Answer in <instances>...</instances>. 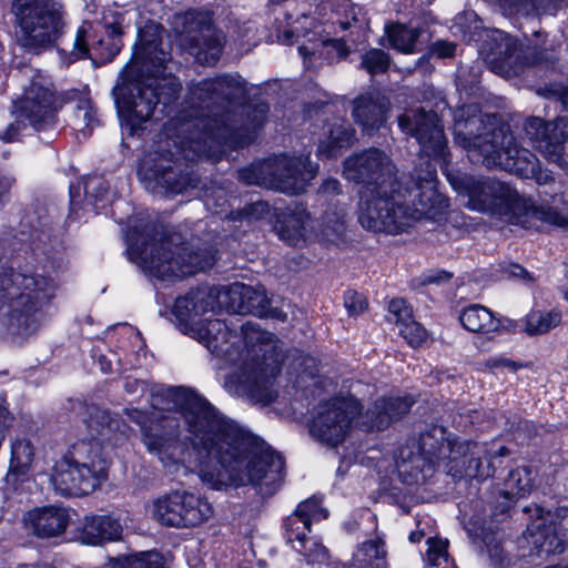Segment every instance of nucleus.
<instances>
[{"instance_id":"nucleus-1","label":"nucleus","mask_w":568,"mask_h":568,"mask_svg":"<svg viewBox=\"0 0 568 568\" xmlns=\"http://www.w3.org/2000/svg\"><path fill=\"white\" fill-rule=\"evenodd\" d=\"M153 410L125 409L142 432V443L171 475L197 473L212 489L252 485L273 495L283 480L284 460L270 452L250 449L241 427L195 392L176 387L152 396Z\"/></svg>"},{"instance_id":"nucleus-2","label":"nucleus","mask_w":568,"mask_h":568,"mask_svg":"<svg viewBox=\"0 0 568 568\" xmlns=\"http://www.w3.org/2000/svg\"><path fill=\"white\" fill-rule=\"evenodd\" d=\"M243 92L241 77L232 74L204 79L193 85L192 112L183 111L170 120L164 129L165 138L141 162L139 175L146 191L168 196L195 187L197 180L182 169L181 156L186 161L214 158L223 144L251 140L268 109L260 103L254 109H243L240 114L224 110L231 99Z\"/></svg>"},{"instance_id":"nucleus-3","label":"nucleus","mask_w":568,"mask_h":568,"mask_svg":"<svg viewBox=\"0 0 568 568\" xmlns=\"http://www.w3.org/2000/svg\"><path fill=\"white\" fill-rule=\"evenodd\" d=\"M343 175L363 185L358 192L357 221L369 232L399 234L427 211L447 205L437 190L436 170L429 160L414 169V190L402 186L393 160L377 148L346 158Z\"/></svg>"},{"instance_id":"nucleus-4","label":"nucleus","mask_w":568,"mask_h":568,"mask_svg":"<svg viewBox=\"0 0 568 568\" xmlns=\"http://www.w3.org/2000/svg\"><path fill=\"white\" fill-rule=\"evenodd\" d=\"M203 326L195 327L194 338L233 371L226 376L225 389L236 396H247L261 404H270L276 397L273 381L278 373L282 354L276 336L263 331L255 323L239 325L219 318H205Z\"/></svg>"},{"instance_id":"nucleus-5","label":"nucleus","mask_w":568,"mask_h":568,"mask_svg":"<svg viewBox=\"0 0 568 568\" xmlns=\"http://www.w3.org/2000/svg\"><path fill=\"white\" fill-rule=\"evenodd\" d=\"M455 141L467 151L473 162L486 168H498L524 179H535L539 185L554 182L549 171L540 170V162L528 149L517 144L506 126H495L493 118L483 115L474 105L455 113Z\"/></svg>"},{"instance_id":"nucleus-6","label":"nucleus","mask_w":568,"mask_h":568,"mask_svg":"<svg viewBox=\"0 0 568 568\" xmlns=\"http://www.w3.org/2000/svg\"><path fill=\"white\" fill-rule=\"evenodd\" d=\"M447 179L454 190L467 196L468 207L474 211L498 216L524 229H537L538 223L568 229V212L537 206L508 182L462 173H448Z\"/></svg>"},{"instance_id":"nucleus-7","label":"nucleus","mask_w":568,"mask_h":568,"mask_svg":"<svg viewBox=\"0 0 568 568\" xmlns=\"http://www.w3.org/2000/svg\"><path fill=\"white\" fill-rule=\"evenodd\" d=\"M414 400L410 397L377 399L361 414V404L352 396H336L321 403L311 426V434L322 443L335 447L343 443L353 426L381 430L407 414Z\"/></svg>"},{"instance_id":"nucleus-8","label":"nucleus","mask_w":568,"mask_h":568,"mask_svg":"<svg viewBox=\"0 0 568 568\" xmlns=\"http://www.w3.org/2000/svg\"><path fill=\"white\" fill-rule=\"evenodd\" d=\"M130 234V258L160 280L184 277L204 271L214 264L215 252L211 247L193 250L179 233H170L159 240Z\"/></svg>"},{"instance_id":"nucleus-9","label":"nucleus","mask_w":568,"mask_h":568,"mask_svg":"<svg viewBox=\"0 0 568 568\" xmlns=\"http://www.w3.org/2000/svg\"><path fill=\"white\" fill-rule=\"evenodd\" d=\"M52 282L41 275L0 266V321L12 335L38 327V312L53 295Z\"/></svg>"},{"instance_id":"nucleus-10","label":"nucleus","mask_w":568,"mask_h":568,"mask_svg":"<svg viewBox=\"0 0 568 568\" xmlns=\"http://www.w3.org/2000/svg\"><path fill=\"white\" fill-rule=\"evenodd\" d=\"M316 173L317 165H314L307 155L282 154L242 171L240 176L247 184L263 185L296 195L305 192Z\"/></svg>"},{"instance_id":"nucleus-11","label":"nucleus","mask_w":568,"mask_h":568,"mask_svg":"<svg viewBox=\"0 0 568 568\" xmlns=\"http://www.w3.org/2000/svg\"><path fill=\"white\" fill-rule=\"evenodd\" d=\"M538 94L559 101L568 112V88L549 84L537 90ZM526 139L549 162L566 168L565 144L568 141V116L559 115L552 121L529 116L524 122Z\"/></svg>"},{"instance_id":"nucleus-12","label":"nucleus","mask_w":568,"mask_h":568,"mask_svg":"<svg viewBox=\"0 0 568 568\" xmlns=\"http://www.w3.org/2000/svg\"><path fill=\"white\" fill-rule=\"evenodd\" d=\"M13 12L22 30V44L39 51L54 43L63 28L60 7L52 0H14Z\"/></svg>"},{"instance_id":"nucleus-13","label":"nucleus","mask_w":568,"mask_h":568,"mask_svg":"<svg viewBox=\"0 0 568 568\" xmlns=\"http://www.w3.org/2000/svg\"><path fill=\"white\" fill-rule=\"evenodd\" d=\"M178 41L199 63L213 65L223 52L225 37L213 26L207 12L190 11L182 18Z\"/></svg>"},{"instance_id":"nucleus-14","label":"nucleus","mask_w":568,"mask_h":568,"mask_svg":"<svg viewBox=\"0 0 568 568\" xmlns=\"http://www.w3.org/2000/svg\"><path fill=\"white\" fill-rule=\"evenodd\" d=\"M328 511L321 505V499L312 497L298 504L296 510L284 523L286 542L302 554L310 564L325 562L327 549L312 538H307L313 521L327 518Z\"/></svg>"},{"instance_id":"nucleus-15","label":"nucleus","mask_w":568,"mask_h":568,"mask_svg":"<svg viewBox=\"0 0 568 568\" xmlns=\"http://www.w3.org/2000/svg\"><path fill=\"white\" fill-rule=\"evenodd\" d=\"M353 21H356L355 7L348 0H336L331 19L323 26H316L315 30L304 33L305 41L298 47L304 63L310 67L317 57L323 55L327 48H332L338 58H344L348 52L345 42L331 36L336 33V24L344 31L352 26Z\"/></svg>"},{"instance_id":"nucleus-16","label":"nucleus","mask_w":568,"mask_h":568,"mask_svg":"<svg viewBox=\"0 0 568 568\" xmlns=\"http://www.w3.org/2000/svg\"><path fill=\"white\" fill-rule=\"evenodd\" d=\"M59 101L53 85L41 75L32 79L23 95L14 103L18 118L26 119L36 130H44L55 122Z\"/></svg>"},{"instance_id":"nucleus-17","label":"nucleus","mask_w":568,"mask_h":568,"mask_svg":"<svg viewBox=\"0 0 568 568\" xmlns=\"http://www.w3.org/2000/svg\"><path fill=\"white\" fill-rule=\"evenodd\" d=\"M403 132L416 139L423 154L446 161L447 140L438 115L424 109L408 110L398 118Z\"/></svg>"},{"instance_id":"nucleus-18","label":"nucleus","mask_w":568,"mask_h":568,"mask_svg":"<svg viewBox=\"0 0 568 568\" xmlns=\"http://www.w3.org/2000/svg\"><path fill=\"white\" fill-rule=\"evenodd\" d=\"M463 443L453 442L446 436L445 428L433 426L422 433L418 438L410 439L398 452L403 463H418L419 460L434 464L437 460L449 458L452 454L462 453ZM453 458H456L454 456Z\"/></svg>"},{"instance_id":"nucleus-19","label":"nucleus","mask_w":568,"mask_h":568,"mask_svg":"<svg viewBox=\"0 0 568 568\" xmlns=\"http://www.w3.org/2000/svg\"><path fill=\"white\" fill-rule=\"evenodd\" d=\"M136 60L140 61L143 70L151 73L146 79L149 83H153L158 103L168 106L178 98L182 88L181 82L175 77L161 75L164 73L168 54L159 48L155 40L148 41L142 37L141 52L136 53Z\"/></svg>"},{"instance_id":"nucleus-20","label":"nucleus","mask_w":568,"mask_h":568,"mask_svg":"<svg viewBox=\"0 0 568 568\" xmlns=\"http://www.w3.org/2000/svg\"><path fill=\"white\" fill-rule=\"evenodd\" d=\"M480 53L488 67L501 75L516 73L528 63L521 55L517 40L498 29L486 33Z\"/></svg>"},{"instance_id":"nucleus-21","label":"nucleus","mask_w":568,"mask_h":568,"mask_svg":"<svg viewBox=\"0 0 568 568\" xmlns=\"http://www.w3.org/2000/svg\"><path fill=\"white\" fill-rule=\"evenodd\" d=\"M115 101L119 113L124 116L132 126H138L149 120L155 105L159 104L153 89V83L148 79L130 81L116 89Z\"/></svg>"},{"instance_id":"nucleus-22","label":"nucleus","mask_w":568,"mask_h":568,"mask_svg":"<svg viewBox=\"0 0 568 568\" xmlns=\"http://www.w3.org/2000/svg\"><path fill=\"white\" fill-rule=\"evenodd\" d=\"M530 542L539 552L560 554L568 546V508L547 513L528 526Z\"/></svg>"},{"instance_id":"nucleus-23","label":"nucleus","mask_w":568,"mask_h":568,"mask_svg":"<svg viewBox=\"0 0 568 568\" xmlns=\"http://www.w3.org/2000/svg\"><path fill=\"white\" fill-rule=\"evenodd\" d=\"M216 288H197L175 300L172 313L184 329L195 334L196 326H203L206 314H215L220 308Z\"/></svg>"},{"instance_id":"nucleus-24","label":"nucleus","mask_w":568,"mask_h":568,"mask_svg":"<svg viewBox=\"0 0 568 568\" xmlns=\"http://www.w3.org/2000/svg\"><path fill=\"white\" fill-rule=\"evenodd\" d=\"M219 308L236 314H253L263 317L267 313L271 301L262 288L243 283H234L229 287L216 288Z\"/></svg>"},{"instance_id":"nucleus-25","label":"nucleus","mask_w":568,"mask_h":568,"mask_svg":"<svg viewBox=\"0 0 568 568\" xmlns=\"http://www.w3.org/2000/svg\"><path fill=\"white\" fill-rule=\"evenodd\" d=\"M51 483L54 490L62 496L88 495L101 484L98 477L91 475L89 470L82 469L64 458L55 463Z\"/></svg>"},{"instance_id":"nucleus-26","label":"nucleus","mask_w":568,"mask_h":568,"mask_svg":"<svg viewBox=\"0 0 568 568\" xmlns=\"http://www.w3.org/2000/svg\"><path fill=\"white\" fill-rule=\"evenodd\" d=\"M83 422L92 440L106 442L116 445L126 436L128 426L98 405L91 404L83 407Z\"/></svg>"},{"instance_id":"nucleus-27","label":"nucleus","mask_w":568,"mask_h":568,"mask_svg":"<svg viewBox=\"0 0 568 568\" xmlns=\"http://www.w3.org/2000/svg\"><path fill=\"white\" fill-rule=\"evenodd\" d=\"M280 237L291 246H301L313 239L314 229L307 211L296 205L286 209L278 219L276 225Z\"/></svg>"},{"instance_id":"nucleus-28","label":"nucleus","mask_w":568,"mask_h":568,"mask_svg":"<svg viewBox=\"0 0 568 568\" xmlns=\"http://www.w3.org/2000/svg\"><path fill=\"white\" fill-rule=\"evenodd\" d=\"M389 103L379 93H367L358 97L353 103V118L363 131L372 133L386 121Z\"/></svg>"},{"instance_id":"nucleus-29","label":"nucleus","mask_w":568,"mask_h":568,"mask_svg":"<svg viewBox=\"0 0 568 568\" xmlns=\"http://www.w3.org/2000/svg\"><path fill=\"white\" fill-rule=\"evenodd\" d=\"M62 458L89 470L101 483L106 478V463L101 454V445L97 440L82 439L74 443Z\"/></svg>"},{"instance_id":"nucleus-30","label":"nucleus","mask_w":568,"mask_h":568,"mask_svg":"<svg viewBox=\"0 0 568 568\" xmlns=\"http://www.w3.org/2000/svg\"><path fill=\"white\" fill-rule=\"evenodd\" d=\"M388 312L389 321L396 324L399 334L412 347H418L427 339V331L414 320L413 310L405 300H392Z\"/></svg>"},{"instance_id":"nucleus-31","label":"nucleus","mask_w":568,"mask_h":568,"mask_svg":"<svg viewBox=\"0 0 568 568\" xmlns=\"http://www.w3.org/2000/svg\"><path fill=\"white\" fill-rule=\"evenodd\" d=\"M175 508L179 519L180 527H194L206 521L213 516L212 505L199 495L185 491L176 490Z\"/></svg>"},{"instance_id":"nucleus-32","label":"nucleus","mask_w":568,"mask_h":568,"mask_svg":"<svg viewBox=\"0 0 568 568\" xmlns=\"http://www.w3.org/2000/svg\"><path fill=\"white\" fill-rule=\"evenodd\" d=\"M26 520L37 536L54 537L65 530L69 515L64 508L50 506L30 511Z\"/></svg>"},{"instance_id":"nucleus-33","label":"nucleus","mask_w":568,"mask_h":568,"mask_svg":"<svg viewBox=\"0 0 568 568\" xmlns=\"http://www.w3.org/2000/svg\"><path fill=\"white\" fill-rule=\"evenodd\" d=\"M122 527L110 516H87L80 528V540L87 545H99L102 541H113L120 538Z\"/></svg>"},{"instance_id":"nucleus-34","label":"nucleus","mask_w":568,"mask_h":568,"mask_svg":"<svg viewBox=\"0 0 568 568\" xmlns=\"http://www.w3.org/2000/svg\"><path fill=\"white\" fill-rule=\"evenodd\" d=\"M355 131L342 119L327 124L320 139L318 153L326 158L336 156L342 149H346L354 143Z\"/></svg>"},{"instance_id":"nucleus-35","label":"nucleus","mask_w":568,"mask_h":568,"mask_svg":"<svg viewBox=\"0 0 568 568\" xmlns=\"http://www.w3.org/2000/svg\"><path fill=\"white\" fill-rule=\"evenodd\" d=\"M459 322L465 329L478 334L495 333L500 328V321L480 304L464 307L459 314Z\"/></svg>"},{"instance_id":"nucleus-36","label":"nucleus","mask_w":568,"mask_h":568,"mask_svg":"<svg viewBox=\"0 0 568 568\" xmlns=\"http://www.w3.org/2000/svg\"><path fill=\"white\" fill-rule=\"evenodd\" d=\"M346 231V209L344 206L327 210L320 223V230L313 239L320 242L337 244Z\"/></svg>"},{"instance_id":"nucleus-37","label":"nucleus","mask_w":568,"mask_h":568,"mask_svg":"<svg viewBox=\"0 0 568 568\" xmlns=\"http://www.w3.org/2000/svg\"><path fill=\"white\" fill-rule=\"evenodd\" d=\"M532 487L530 470L527 467H518L511 469L507 477L503 480L499 494L507 500V505L503 506L505 510L517 498L527 496Z\"/></svg>"},{"instance_id":"nucleus-38","label":"nucleus","mask_w":568,"mask_h":568,"mask_svg":"<svg viewBox=\"0 0 568 568\" xmlns=\"http://www.w3.org/2000/svg\"><path fill=\"white\" fill-rule=\"evenodd\" d=\"M471 453L473 457L468 460L465 474L468 477L486 479L494 474L491 456L487 455L484 445L473 442L463 443L462 454ZM460 455V453L458 454Z\"/></svg>"},{"instance_id":"nucleus-39","label":"nucleus","mask_w":568,"mask_h":568,"mask_svg":"<svg viewBox=\"0 0 568 568\" xmlns=\"http://www.w3.org/2000/svg\"><path fill=\"white\" fill-rule=\"evenodd\" d=\"M385 542L381 538L372 539L358 546L353 556L355 568H386Z\"/></svg>"},{"instance_id":"nucleus-40","label":"nucleus","mask_w":568,"mask_h":568,"mask_svg":"<svg viewBox=\"0 0 568 568\" xmlns=\"http://www.w3.org/2000/svg\"><path fill=\"white\" fill-rule=\"evenodd\" d=\"M561 0H499L500 7L509 14L535 17L554 13Z\"/></svg>"},{"instance_id":"nucleus-41","label":"nucleus","mask_w":568,"mask_h":568,"mask_svg":"<svg viewBox=\"0 0 568 568\" xmlns=\"http://www.w3.org/2000/svg\"><path fill=\"white\" fill-rule=\"evenodd\" d=\"M175 499L176 490L160 496L148 505V511L162 525L179 528V519L181 517L178 515L176 508L174 506L176 501Z\"/></svg>"},{"instance_id":"nucleus-42","label":"nucleus","mask_w":568,"mask_h":568,"mask_svg":"<svg viewBox=\"0 0 568 568\" xmlns=\"http://www.w3.org/2000/svg\"><path fill=\"white\" fill-rule=\"evenodd\" d=\"M385 32L393 49L406 54L415 51V45L419 38L417 29L402 23H393L386 27Z\"/></svg>"},{"instance_id":"nucleus-43","label":"nucleus","mask_w":568,"mask_h":568,"mask_svg":"<svg viewBox=\"0 0 568 568\" xmlns=\"http://www.w3.org/2000/svg\"><path fill=\"white\" fill-rule=\"evenodd\" d=\"M124 14L115 9H106L102 17L104 31L110 39L108 54L113 58L122 48V36L124 29Z\"/></svg>"},{"instance_id":"nucleus-44","label":"nucleus","mask_w":568,"mask_h":568,"mask_svg":"<svg viewBox=\"0 0 568 568\" xmlns=\"http://www.w3.org/2000/svg\"><path fill=\"white\" fill-rule=\"evenodd\" d=\"M561 321L559 312H531L526 316L525 332L528 335H540L556 327Z\"/></svg>"},{"instance_id":"nucleus-45","label":"nucleus","mask_w":568,"mask_h":568,"mask_svg":"<svg viewBox=\"0 0 568 568\" xmlns=\"http://www.w3.org/2000/svg\"><path fill=\"white\" fill-rule=\"evenodd\" d=\"M113 568H164L162 557L155 551H145L116 559Z\"/></svg>"},{"instance_id":"nucleus-46","label":"nucleus","mask_w":568,"mask_h":568,"mask_svg":"<svg viewBox=\"0 0 568 568\" xmlns=\"http://www.w3.org/2000/svg\"><path fill=\"white\" fill-rule=\"evenodd\" d=\"M389 62L388 53L381 49H371L363 54L361 64L369 74H377L385 72Z\"/></svg>"},{"instance_id":"nucleus-47","label":"nucleus","mask_w":568,"mask_h":568,"mask_svg":"<svg viewBox=\"0 0 568 568\" xmlns=\"http://www.w3.org/2000/svg\"><path fill=\"white\" fill-rule=\"evenodd\" d=\"M98 123L95 111L90 101L81 100L74 109V124L81 129H92Z\"/></svg>"},{"instance_id":"nucleus-48","label":"nucleus","mask_w":568,"mask_h":568,"mask_svg":"<svg viewBox=\"0 0 568 568\" xmlns=\"http://www.w3.org/2000/svg\"><path fill=\"white\" fill-rule=\"evenodd\" d=\"M428 549L426 552V561L432 566H439L442 561H447V546L448 542L442 539H428Z\"/></svg>"},{"instance_id":"nucleus-49","label":"nucleus","mask_w":568,"mask_h":568,"mask_svg":"<svg viewBox=\"0 0 568 568\" xmlns=\"http://www.w3.org/2000/svg\"><path fill=\"white\" fill-rule=\"evenodd\" d=\"M108 191V182L100 176L88 178L84 181V192L88 199L92 197L95 201H102L105 199Z\"/></svg>"},{"instance_id":"nucleus-50","label":"nucleus","mask_w":568,"mask_h":568,"mask_svg":"<svg viewBox=\"0 0 568 568\" xmlns=\"http://www.w3.org/2000/svg\"><path fill=\"white\" fill-rule=\"evenodd\" d=\"M344 305L349 315H358L366 310L367 302L362 294L355 291H347L344 295Z\"/></svg>"},{"instance_id":"nucleus-51","label":"nucleus","mask_w":568,"mask_h":568,"mask_svg":"<svg viewBox=\"0 0 568 568\" xmlns=\"http://www.w3.org/2000/svg\"><path fill=\"white\" fill-rule=\"evenodd\" d=\"M87 33L88 28L85 24H82L74 37L73 40V54L77 58H87L89 53V47L87 43Z\"/></svg>"},{"instance_id":"nucleus-52","label":"nucleus","mask_w":568,"mask_h":568,"mask_svg":"<svg viewBox=\"0 0 568 568\" xmlns=\"http://www.w3.org/2000/svg\"><path fill=\"white\" fill-rule=\"evenodd\" d=\"M268 213V204L263 201L252 203L242 212V216L247 220H258L264 217Z\"/></svg>"},{"instance_id":"nucleus-53","label":"nucleus","mask_w":568,"mask_h":568,"mask_svg":"<svg viewBox=\"0 0 568 568\" xmlns=\"http://www.w3.org/2000/svg\"><path fill=\"white\" fill-rule=\"evenodd\" d=\"M484 366L487 368L505 367L510 372H516L521 365L504 356H495L486 359Z\"/></svg>"},{"instance_id":"nucleus-54","label":"nucleus","mask_w":568,"mask_h":568,"mask_svg":"<svg viewBox=\"0 0 568 568\" xmlns=\"http://www.w3.org/2000/svg\"><path fill=\"white\" fill-rule=\"evenodd\" d=\"M456 45L452 42L438 41L434 44V53L438 58H450L455 53Z\"/></svg>"},{"instance_id":"nucleus-55","label":"nucleus","mask_w":568,"mask_h":568,"mask_svg":"<svg viewBox=\"0 0 568 568\" xmlns=\"http://www.w3.org/2000/svg\"><path fill=\"white\" fill-rule=\"evenodd\" d=\"M452 277V274L445 271H435L429 274L424 275L423 284H442L448 282Z\"/></svg>"},{"instance_id":"nucleus-56","label":"nucleus","mask_w":568,"mask_h":568,"mask_svg":"<svg viewBox=\"0 0 568 568\" xmlns=\"http://www.w3.org/2000/svg\"><path fill=\"white\" fill-rule=\"evenodd\" d=\"M320 192L325 195H334L341 192V183L336 179H326L320 186Z\"/></svg>"},{"instance_id":"nucleus-57","label":"nucleus","mask_w":568,"mask_h":568,"mask_svg":"<svg viewBox=\"0 0 568 568\" xmlns=\"http://www.w3.org/2000/svg\"><path fill=\"white\" fill-rule=\"evenodd\" d=\"M488 554H489L491 564L497 568H501L503 562H504L503 548L498 544H495V545L488 547Z\"/></svg>"},{"instance_id":"nucleus-58","label":"nucleus","mask_w":568,"mask_h":568,"mask_svg":"<svg viewBox=\"0 0 568 568\" xmlns=\"http://www.w3.org/2000/svg\"><path fill=\"white\" fill-rule=\"evenodd\" d=\"M300 367L302 368L303 373H306L310 376H314L317 372V362L312 356H302Z\"/></svg>"},{"instance_id":"nucleus-59","label":"nucleus","mask_w":568,"mask_h":568,"mask_svg":"<svg viewBox=\"0 0 568 568\" xmlns=\"http://www.w3.org/2000/svg\"><path fill=\"white\" fill-rule=\"evenodd\" d=\"M14 183V179L9 175L0 174V206L3 204L7 199L10 189Z\"/></svg>"},{"instance_id":"nucleus-60","label":"nucleus","mask_w":568,"mask_h":568,"mask_svg":"<svg viewBox=\"0 0 568 568\" xmlns=\"http://www.w3.org/2000/svg\"><path fill=\"white\" fill-rule=\"evenodd\" d=\"M19 132V126L14 123L8 125L7 130L0 133V140L4 142H12L16 140Z\"/></svg>"},{"instance_id":"nucleus-61","label":"nucleus","mask_w":568,"mask_h":568,"mask_svg":"<svg viewBox=\"0 0 568 568\" xmlns=\"http://www.w3.org/2000/svg\"><path fill=\"white\" fill-rule=\"evenodd\" d=\"M509 274L514 277H518L525 280L527 282H531L532 277L530 274L520 265H511L509 267Z\"/></svg>"},{"instance_id":"nucleus-62","label":"nucleus","mask_w":568,"mask_h":568,"mask_svg":"<svg viewBox=\"0 0 568 568\" xmlns=\"http://www.w3.org/2000/svg\"><path fill=\"white\" fill-rule=\"evenodd\" d=\"M263 317H271L284 322L286 320V313L277 307H271V305L267 304V313L264 314Z\"/></svg>"},{"instance_id":"nucleus-63","label":"nucleus","mask_w":568,"mask_h":568,"mask_svg":"<svg viewBox=\"0 0 568 568\" xmlns=\"http://www.w3.org/2000/svg\"><path fill=\"white\" fill-rule=\"evenodd\" d=\"M293 37H294L293 31L286 30L282 33V36L280 37V40L282 43L288 44L292 42Z\"/></svg>"},{"instance_id":"nucleus-64","label":"nucleus","mask_w":568,"mask_h":568,"mask_svg":"<svg viewBox=\"0 0 568 568\" xmlns=\"http://www.w3.org/2000/svg\"><path fill=\"white\" fill-rule=\"evenodd\" d=\"M22 449L23 452L28 453V456L31 455V449L27 444L19 443L18 445L13 446V455H18L19 450Z\"/></svg>"}]
</instances>
